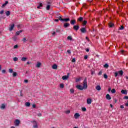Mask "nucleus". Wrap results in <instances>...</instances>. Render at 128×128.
<instances>
[{"label":"nucleus","mask_w":128,"mask_h":128,"mask_svg":"<svg viewBox=\"0 0 128 128\" xmlns=\"http://www.w3.org/2000/svg\"><path fill=\"white\" fill-rule=\"evenodd\" d=\"M76 88L80 90H82L84 88H88V82L86 81V78H85V79L83 82V86L82 85H76Z\"/></svg>","instance_id":"nucleus-1"},{"label":"nucleus","mask_w":128,"mask_h":128,"mask_svg":"<svg viewBox=\"0 0 128 128\" xmlns=\"http://www.w3.org/2000/svg\"><path fill=\"white\" fill-rule=\"evenodd\" d=\"M59 20H60V22H70V18H62V16H60Z\"/></svg>","instance_id":"nucleus-2"},{"label":"nucleus","mask_w":128,"mask_h":128,"mask_svg":"<svg viewBox=\"0 0 128 128\" xmlns=\"http://www.w3.org/2000/svg\"><path fill=\"white\" fill-rule=\"evenodd\" d=\"M15 126H20V120L18 119H16L14 122Z\"/></svg>","instance_id":"nucleus-3"},{"label":"nucleus","mask_w":128,"mask_h":128,"mask_svg":"<svg viewBox=\"0 0 128 128\" xmlns=\"http://www.w3.org/2000/svg\"><path fill=\"white\" fill-rule=\"evenodd\" d=\"M14 24H11L9 25L8 30L10 32H12L14 30Z\"/></svg>","instance_id":"nucleus-4"},{"label":"nucleus","mask_w":128,"mask_h":128,"mask_svg":"<svg viewBox=\"0 0 128 128\" xmlns=\"http://www.w3.org/2000/svg\"><path fill=\"white\" fill-rule=\"evenodd\" d=\"M69 76H70V73H68L67 76H62V80H66L68 78Z\"/></svg>","instance_id":"nucleus-5"},{"label":"nucleus","mask_w":128,"mask_h":128,"mask_svg":"<svg viewBox=\"0 0 128 128\" xmlns=\"http://www.w3.org/2000/svg\"><path fill=\"white\" fill-rule=\"evenodd\" d=\"M80 31L82 34H86V29L85 28H82L80 29Z\"/></svg>","instance_id":"nucleus-6"},{"label":"nucleus","mask_w":128,"mask_h":128,"mask_svg":"<svg viewBox=\"0 0 128 128\" xmlns=\"http://www.w3.org/2000/svg\"><path fill=\"white\" fill-rule=\"evenodd\" d=\"M73 28L74 30H76V32H77V30H80V26L78 25H75L74 26Z\"/></svg>","instance_id":"nucleus-7"},{"label":"nucleus","mask_w":128,"mask_h":128,"mask_svg":"<svg viewBox=\"0 0 128 128\" xmlns=\"http://www.w3.org/2000/svg\"><path fill=\"white\" fill-rule=\"evenodd\" d=\"M117 72L118 73V76H122V74H124V71H122V70H119Z\"/></svg>","instance_id":"nucleus-8"},{"label":"nucleus","mask_w":128,"mask_h":128,"mask_svg":"<svg viewBox=\"0 0 128 128\" xmlns=\"http://www.w3.org/2000/svg\"><path fill=\"white\" fill-rule=\"evenodd\" d=\"M70 26V23H68V22H66L64 24V26L65 28H68V26Z\"/></svg>","instance_id":"nucleus-9"},{"label":"nucleus","mask_w":128,"mask_h":128,"mask_svg":"<svg viewBox=\"0 0 128 128\" xmlns=\"http://www.w3.org/2000/svg\"><path fill=\"white\" fill-rule=\"evenodd\" d=\"M121 94H128V90H121Z\"/></svg>","instance_id":"nucleus-10"},{"label":"nucleus","mask_w":128,"mask_h":128,"mask_svg":"<svg viewBox=\"0 0 128 128\" xmlns=\"http://www.w3.org/2000/svg\"><path fill=\"white\" fill-rule=\"evenodd\" d=\"M74 118L77 119L78 118H80V114L78 113H76L74 115Z\"/></svg>","instance_id":"nucleus-11"},{"label":"nucleus","mask_w":128,"mask_h":128,"mask_svg":"<svg viewBox=\"0 0 128 128\" xmlns=\"http://www.w3.org/2000/svg\"><path fill=\"white\" fill-rule=\"evenodd\" d=\"M106 98L108 100H112V97H110V94H107L106 95Z\"/></svg>","instance_id":"nucleus-12"},{"label":"nucleus","mask_w":128,"mask_h":128,"mask_svg":"<svg viewBox=\"0 0 128 128\" xmlns=\"http://www.w3.org/2000/svg\"><path fill=\"white\" fill-rule=\"evenodd\" d=\"M43 6L44 5L42 4V3L40 2L39 3V5L37 7V8L38 9L41 8H42Z\"/></svg>","instance_id":"nucleus-13"},{"label":"nucleus","mask_w":128,"mask_h":128,"mask_svg":"<svg viewBox=\"0 0 128 128\" xmlns=\"http://www.w3.org/2000/svg\"><path fill=\"white\" fill-rule=\"evenodd\" d=\"M33 124H36L35 125H34L33 126V128H38V124H36V122L34 120L33 121Z\"/></svg>","instance_id":"nucleus-14"},{"label":"nucleus","mask_w":128,"mask_h":128,"mask_svg":"<svg viewBox=\"0 0 128 128\" xmlns=\"http://www.w3.org/2000/svg\"><path fill=\"white\" fill-rule=\"evenodd\" d=\"M70 24L72 26H74V24H76V20H72L70 22Z\"/></svg>","instance_id":"nucleus-15"},{"label":"nucleus","mask_w":128,"mask_h":128,"mask_svg":"<svg viewBox=\"0 0 128 128\" xmlns=\"http://www.w3.org/2000/svg\"><path fill=\"white\" fill-rule=\"evenodd\" d=\"M52 68L53 70H56V68H58V65H56V64L52 65Z\"/></svg>","instance_id":"nucleus-16"},{"label":"nucleus","mask_w":128,"mask_h":128,"mask_svg":"<svg viewBox=\"0 0 128 128\" xmlns=\"http://www.w3.org/2000/svg\"><path fill=\"white\" fill-rule=\"evenodd\" d=\"M87 104H92V99L90 98L87 99Z\"/></svg>","instance_id":"nucleus-17"},{"label":"nucleus","mask_w":128,"mask_h":128,"mask_svg":"<svg viewBox=\"0 0 128 128\" xmlns=\"http://www.w3.org/2000/svg\"><path fill=\"white\" fill-rule=\"evenodd\" d=\"M0 108L1 110H4L6 108V105L4 104H2Z\"/></svg>","instance_id":"nucleus-18"},{"label":"nucleus","mask_w":128,"mask_h":128,"mask_svg":"<svg viewBox=\"0 0 128 128\" xmlns=\"http://www.w3.org/2000/svg\"><path fill=\"white\" fill-rule=\"evenodd\" d=\"M109 28H112L114 26V24L112 22H110L108 24Z\"/></svg>","instance_id":"nucleus-19"},{"label":"nucleus","mask_w":128,"mask_h":128,"mask_svg":"<svg viewBox=\"0 0 128 128\" xmlns=\"http://www.w3.org/2000/svg\"><path fill=\"white\" fill-rule=\"evenodd\" d=\"M40 66H42V63L38 62H37V64H36V68H40Z\"/></svg>","instance_id":"nucleus-20"},{"label":"nucleus","mask_w":128,"mask_h":128,"mask_svg":"<svg viewBox=\"0 0 128 128\" xmlns=\"http://www.w3.org/2000/svg\"><path fill=\"white\" fill-rule=\"evenodd\" d=\"M96 90H102V88H100V85H98L96 86Z\"/></svg>","instance_id":"nucleus-21"},{"label":"nucleus","mask_w":128,"mask_h":128,"mask_svg":"<svg viewBox=\"0 0 128 128\" xmlns=\"http://www.w3.org/2000/svg\"><path fill=\"white\" fill-rule=\"evenodd\" d=\"M26 60H28V58H26V57H22V58H21V60L22 62H26Z\"/></svg>","instance_id":"nucleus-22"},{"label":"nucleus","mask_w":128,"mask_h":128,"mask_svg":"<svg viewBox=\"0 0 128 128\" xmlns=\"http://www.w3.org/2000/svg\"><path fill=\"white\" fill-rule=\"evenodd\" d=\"M26 106H30V102H26L25 103Z\"/></svg>","instance_id":"nucleus-23"},{"label":"nucleus","mask_w":128,"mask_h":128,"mask_svg":"<svg viewBox=\"0 0 128 128\" xmlns=\"http://www.w3.org/2000/svg\"><path fill=\"white\" fill-rule=\"evenodd\" d=\"M67 40H72V36H68L67 37Z\"/></svg>","instance_id":"nucleus-24"},{"label":"nucleus","mask_w":128,"mask_h":128,"mask_svg":"<svg viewBox=\"0 0 128 128\" xmlns=\"http://www.w3.org/2000/svg\"><path fill=\"white\" fill-rule=\"evenodd\" d=\"M6 16H10V12L7 11L6 12Z\"/></svg>","instance_id":"nucleus-25"},{"label":"nucleus","mask_w":128,"mask_h":128,"mask_svg":"<svg viewBox=\"0 0 128 128\" xmlns=\"http://www.w3.org/2000/svg\"><path fill=\"white\" fill-rule=\"evenodd\" d=\"M50 5H48L46 7V10H50Z\"/></svg>","instance_id":"nucleus-26"},{"label":"nucleus","mask_w":128,"mask_h":128,"mask_svg":"<svg viewBox=\"0 0 128 128\" xmlns=\"http://www.w3.org/2000/svg\"><path fill=\"white\" fill-rule=\"evenodd\" d=\"M14 42H16L17 40H18V37H16V36H14L13 38H12Z\"/></svg>","instance_id":"nucleus-27"},{"label":"nucleus","mask_w":128,"mask_h":128,"mask_svg":"<svg viewBox=\"0 0 128 128\" xmlns=\"http://www.w3.org/2000/svg\"><path fill=\"white\" fill-rule=\"evenodd\" d=\"M60 88H64V84H60Z\"/></svg>","instance_id":"nucleus-28"},{"label":"nucleus","mask_w":128,"mask_h":128,"mask_svg":"<svg viewBox=\"0 0 128 128\" xmlns=\"http://www.w3.org/2000/svg\"><path fill=\"white\" fill-rule=\"evenodd\" d=\"M70 92L71 94H74V90L73 88L70 89Z\"/></svg>","instance_id":"nucleus-29"},{"label":"nucleus","mask_w":128,"mask_h":128,"mask_svg":"<svg viewBox=\"0 0 128 128\" xmlns=\"http://www.w3.org/2000/svg\"><path fill=\"white\" fill-rule=\"evenodd\" d=\"M18 58H16V57H15V58H13V60H14V62H18Z\"/></svg>","instance_id":"nucleus-30"},{"label":"nucleus","mask_w":128,"mask_h":128,"mask_svg":"<svg viewBox=\"0 0 128 128\" xmlns=\"http://www.w3.org/2000/svg\"><path fill=\"white\" fill-rule=\"evenodd\" d=\"M111 92L112 94H116V89H114V88L112 89L111 90Z\"/></svg>","instance_id":"nucleus-31"},{"label":"nucleus","mask_w":128,"mask_h":128,"mask_svg":"<svg viewBox=\"0 0 128 128\" xmlns=\"http://www.w3.org/2000/svg\"><path fill=\"white\" fill-rule=\"evenodd\" d=\"M22 42H28V40H26V38H23V39L22 40Z\"/></svg>","instance_id":"nucleus-32"},{"label":"nucleus","mask_w":128,"mask_h":128,"mask_svg":"<svg viewBox=\"0 0 128 128\" xmlns=\"http://www.w3.org/2000/svg\"><path fill=\"white\" fill-rule=\"evenodd\" d=\"M104 68H108V64H106L104 66Z\"/></svg>","instance_id":"nucleus-33"},{"label":"nucleus","mask_w":128,"mask_h":128,"mask_svg":"<svg viewBox=\"0 0 128 128\" xmlns=\"http://www.w3.org/2000/svg\"><path fill=\"white\" fill-rule=\"evenodd\" d=\"M82 112H86V108H84V107H83L82 108Z\"/></svg>","instance_id":"nucleus-34"},{"label":"nucleus","mask_w":128,"mask_h":128,"mask_svg":"<svg viewBox=\"0 0 128 128\" xmlns=\"http://www.w3.org/2000/svg\"><path fill=\"white\" fill-rule=\"evenodd\" d=\"M78 20H80V22H82V20H84V18L82 17H80L78 19Z\"/></svg>","instance_id":"nucleus-35"},{"label":"nucleus","mask_w":128,"mask_h":128,"mask_svg":"<svg viewBox=\"0 0 128 128\" xmlns=\"http://www.w3.org/2000/svg\"><path fill=\"white\" fill-rule=\"evenodd\" d=\"M13 71H14V70H13L12 69V68H10V69L8 70V72H10V74H12V72H13Z\"/></svg>","instance_id":"nucleus-36"},{"label":"nucleus","mask_w":128,"mask_h":128,"mask_svg":"<svg viewBox=\"0 0 128 128\" xmlns=\"http://www.w3.org/2000/svg\"><path fill=\"white\" fill-rule=\"evenodd\" d=\"M70 112V110H68L66 111H65V114H68Z\"/></svg>","instance_id":"nucleus-37"},{"label":"nucleus","mask_w":128,"mask_h":128,"mask_svg":"<svg viewBox=\"0 0 128 128\" xmlns=\"http://www.w3.org/2000/svg\"><path fill=\"white\" fill-rule=\"evenodd\" d=\"M124 27L122 26H121L119 30H124Z\"/></svg>","instance_id":"nucleus-38"},{"label":"nucleus","mask_w":128,"mask_h":128,"mask_svg":"<svg viewBox=\"0 0 128 128\" xmlns=\"http://www.w3.org/2000/svg\"><path fill=\"white\" fill-rule=\"evenodd\" d=\"M16 74H18V73H16V72H14L12 74L13 76H16Z\"/></svg>","instance_id":"nucleus-39"},{"label":"nucleus","mask_w":128,"mask_h":128,"mask_svg":"<svg viewBox=\"0 0 128 128\" xmlns=\"http://www.w3.org/2000/svg\"><path fill=\"white\" fill-rule=\"evenodd\" d=\"M118 76V72H115V73H114L115 78H116V76Z\"/></svg>","instance_id":"nucleus-40"},{"label":"nucleus","mask_w":128,"mask_h":128,"mask_svg":"<svg viewBox=\"0 0 128 128\" xmlns=\"http://www.w3.org/2000/svg\"><path fill=\"white\" fill-rule=\"evenodd\" d=\"M54 16H62V15H60V13H57L56 14V15H54Z\"/></svg>","instance_id":"nucleus-41"},{"label":"nucleus","mask_w":128,"mask_h":128,"mask_svg":"<svg viewBox=\"0 0 128 128\" xmlns=\"http://www.w3.org/2000/svg\"><path fill=\"white\" fill-rule=\"evenodd\" d=\"M104 78H108V75L106 74H104Z\"/></svg>","instance_id":"nucleus-42"},{"label":"nucleus","mask_w":128,"mask_h":128,"mask_svg":"<svg viewBox=\"0 0 128 128\" xmlns=\"http://www.w3.org/2000/svg\"><path fill=\"white\" fill-rule=\"evenodd\" d=\"M20 32L18 31L16 32V36H20Z\"/></svg>","instance_id":"nucleus-43"},{"label":"nucleus","mask_w":128,"mask_h":128,"mask_svg":"<svg viewBox=\"0 0 128 128\" xmlns=\"http://www.w3.org/2000/svg\"><path fill=\"white\" fill-rule=\"evenodd\" d=\"M20 96H24V95L22 94V90H20Z\"/></svg>","instance_id":"nucleus-44"},{"label":"nucleus","mask_w":128,"mask_h":128,"mask_svg":"<svg viewBox=\"0 0 128 128\" xmlns=\"http://www.w3.org/2000/svg\"><path fill=\"white\" fill-rule=\"evenodd\" d=\"M72 62H76V58H74L72 60Z\"/></svg>","instance_id":"nucleus-45"},{"label":"nucleus","mask_w":128,"mask_h":128,"mask_svg":"<svg viewBox=\"0 0 128 128\" xmlns=\"http://www.w3.org/2000/svg\"><path fill=\"white\" fill-rule=\"evenodd\" d=\"M4 12V10H2L1 11H0V14H2Z\"/></svg>","instance_id":"nucleus-46"},{"label":"nucleus","mask_w":128,"mask_h":128,"mask_svg":"<svg viewBox=\"0 0 128 128\" xmlns=\"http://www.w3.org/2000/svg\"><path fill=\"white\" fill-rule=\"evenodd\" d=\"M80 78H77V79H76V82H80Z\"/></svg>","instance_id":"nucleus-47"},{"label":"nucleus","mask_w":128,"mask_h":128,"mask_svg":"<svg viewBox=\"0 0 128 128\" xmlns=\"http://www.w3.org/2000/svg\"><path fill=\"white\" fill-rule=\"evenodd\" d=\"M102 71H100L98 73V76H102Z\"/></svg>","instance_id":"nucleus-48"},{"label":"nucleus","mask_w":128,"mask_h":128,"mask_svg":"<svg viewBox=\"0 0 128 128\" xmlns=\"http://www.w3.org/2000/svg\"><path fill=\"white\" fill-rule=\"evenodd\" d=\"M18 48V46L16 44L14 46V48Z\"/></svg>","instance_id":"nucleus-49"},{"label":"nucleus","mask_w":128,"mask_h":128,"mask_svg":"<svg viewBox=\"0 0 128 128\" xmlns=\"http://www.w3.org/2000/svg\"><path fill=\"white\" fill-rule=\"evenodd\" d=\"M85 50L87 52H90V48H86V49H85Z\"/></svg>","instance_id":"nucleus-50"},{"label":"nucleus","mask_w":128,"mask_h":128,"mask_svg":"<svg viewBox=\"0 0 128 128\" xmlns=\"http://www.w3.org/2000/svg\"><path fill=\"white\" fill-rule=\"evenodd\" d=\"M124 100H128V96H124Z\"/></svg>","instance_id":"nucleus-51"},{"label":"nucleus","mask_w":128,"mask_h":128,"mask_svg":"<svg viewBox=\"0 0 128 128\" xmlns=\"http://www.w3.org/2000/svg\"><path fill=\"white\" fill-rule=\"evenodd\" d=\"M56 32H60V30L58 29H56Z\"/></svg>","instance_id":"nucleus-52"},{"label":"nucleus","mask_w":128,"mask_h":128,"mask_svg":"<svg viewBox=\"0 0 128 128\" xmlns=\"http://www.w3.org/2000/svg\"><path fill=\"white\" fill-rule=\"evenodd\" d=\"M67 52H68V54H71L70 50H67Z\"/></svg>","instance_id":"nucleus-53"},{"label":"nucleus","mask_w":128,"mask_h":128,"mask_svg":"<svg viewBox=\"0 0 128 128\" xmlns=\"http://www.w3.org/2000/svg\"><path fill=\"white\" fill-rule=\"evenodd\" d=\"M36 104H33L32 106V108H36Z\"/></svg>","instance_id":"nucleus-54"},{"label":"nucleus","mask_w":128,"mask_h":128,"mask_svg":"<svg viewBox=\"0 0 128 128\" xmlns=\"http://www.w3.org/2000/svg\"><path fill=\"white\" fill-rule=\"evenodd\" d=\"M2 74H6V70H2Z\"/></svg>","instance_id":"nucleus-55"},{"label":"nucleus","mask_w":128,"mask_h":128,"mask_svg":"<svg viewBox=\"0 0 128 128\" xmlns=\"http://www.w3.org/2000/svg\"><path fill=\"white\" fill-rule=\"evenodd\" d=\"M84 60H88V55H86L84 57Z\"/></svg>","instance_id":"nucleus-56"},{"label":"nucleus","mask_w":128,"mask_h":128,"mask_svg":"<svg viewBox=\"0 0 128 128\" xmlns=\"http://www.w3.org/2000/svg\"><path fill=\"white\" fill-rule=\"evenodd\" d=\"M37 116H42V114L41 113H39V114H37Z\"/></svg>","instance_id":"nucleus-57"},{"label":"nucleus","mask_w":128,"mask_h":128,"mask_svg":"<svg viewBox=\"0 0 128 128\" xmlns=\"http://www.w3.org/2000/svg\"><path fill=\"white\" fill-rule=\"evenodd\" d=\"M2 18H3V20H4V18H6V17H2V16L0 17V20Z\"/></svg>","instance_id":"nucleus-58"},{"label":"nucleus","mask_w":128,"mask_h":128,"mask_svg":"<svg viewBox=\"0 0 128 128\" xmlns=\"http://www.w3.org/2000/svg\"><path fill=\"white\" fill-rule=\"evenodd\" d=\"M6 5L5 4H3L2 6V8H4Z\"/></svg>","instance_id":"nucleus-59"},{"label":"nucleus","mask_w":128,"mask_h":128,"mask_svg":"<svg viewBox=\"0 0 128 128\" xmlns=\"http://www.w3.org/2000/svg\"><path fill=\"white\" fill-rule=\"evenodd\" d=\"M87 22H88L84 21V26H86V24Z\"/></svg>","instance_id":"nucleus-60"},{"label":"nucleus","mask_w":128,"mask_h":128,"mask_svg":"<svg viewBox=\"0 0 128 128\" xmlns=\"http://www.w3.org/2000/svg\"><path fill=\"white\" fill-rule=\"evenodd\" d=\"M24 82H26V83H28V80H24Z\"/></svg>","instance_id":"nucleus-61"},{"label":"nucleus","mask_w":128,"mask_h":128,"mask_svg":"<svg viewBox=\"0 0 128 128\" xmlns=\"http://www.w3.org/2000/svg\"><path fill=\"white\" fill-rule=\"evenodd\" d=\"M120 108H124V105H121L120 106Z\"/></svg>","instance_id":"nucleus-62"},{"label":"nucleus","mask_w":128,"mask_h":128,"mask_svg":"<svg viewBox=\"0 0 128 128\" xmlns=\"http://www.w3.org/2000/svg\"><path fill=\"white\" fill-rule=\"evenodd\" d=\"M112 90V88H109L108 89V92H110Z\"/></svg>","instance_id":"nucleus-63"},{"label":"nucleus","mask_w":128,"mask_h":128,"mask_svg":"<svg viewBox=\"0 0 128 128\" xmlns=\"http://www.w3.org/2000/svg\"><path fill=\"white\" fill-rule=\"evenodd\" d=\"M125 106H128V102L125 104Z\"/></svg>","instance_id":"nucleus-64"}]
</instances>
